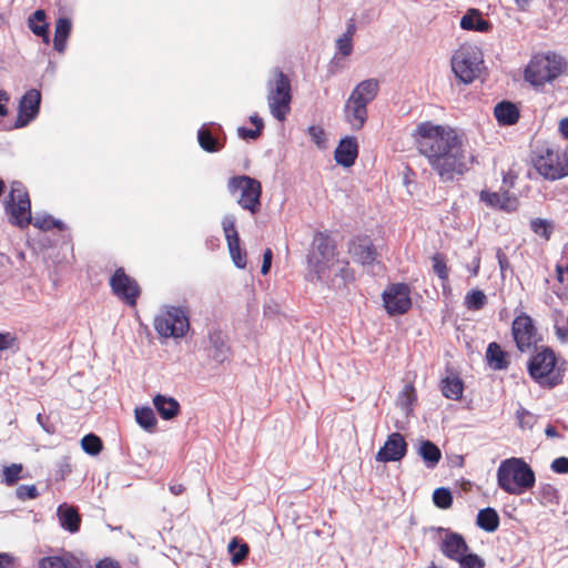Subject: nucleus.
I'll return each instance as SVG.
<instances>
[{
  "mask_svg": "<svg viewBox=\"0 0 568 568\" xmlns=\"http://www.w3.org/2000/svg\"><path fill=\"white\" fill-rule=\"evenodd\" d=\"M272 257L273 253L271 248H266L263 254V263L261 267V273L263 275H266L270 272L271 264H272Z\"/></svg>",
  "mask_w": 568,
  "mask_h": 568,
  "instance_id": "56",
  "label": "nucleus"
},
{
  "mask_svg": "<svg viewBox=\"0 0 568 568\" xmlns=\"http://www.w3.org/2000/svg\"><path fill=\"white\" fill-rule=\"evenodd\" d=\"M308 134L318 148H325L326 145V133L320 125H311L308 128Z\"/></svg>",
  "mask_w": 568,
  "mask_h": 568,
  "instance_id": "50",
  "label": "nucleus"
},
{
  "mask_svg": "<svg viewBox=\"0 0 568 568\" xmlns=\"http://www.w3.org/2000/svg\"><path fill=\"white\" fill-rule=\"evenodd\" d=\"M23 470L22 464H11L6 466L2 470V478L7 486H13L17 481L22 478L21 473Z\"/></svg>",
  "mask_w": 568,
  "mask_h": 568,
  "instance_id": "40",
  "label": "nucleus"
},
{
  "mask_svg": "<svg viewBox=\"0 0 568 568\" xmlns=\"http://www.w3.org/2000/svg\"><path fill=\"white\" fill-rule=\"evenodd\" d=\"M336 47L344 57L349 55L353 51V42L348 38L339 37L336 41Z\"/></svg>",
  "mask_w": 568,
  "mask_h": 568,
  "instance_id": "52",
  "label": "nucleus"
},
{
  "mask_svg": "<svg viewBox=\"0 0 568 568\" xmlns=\"http://www.w3.org/2000/svg\"><path fill=\"white\" fill-rule=\"evenodd\" d=\"M463 30L476 32H489L493 29L490 21L483 18L478 9H469L460 19Z\"/></svg>",
  "mask_w": 568,
  "mask_h": 568,
  "instance_id": "22",
  "label": "nucleus"
},
{
  "mask_svg": "<svg viewBox=\"0 0 568 568\" xmlns=\"http://www.w3.org/2000/svg\"><path fill=\"white\" fill-rule=\"evenodd\" d=\"M476 524L483 530L494 532L498 529L500 524L499 515L496 509L491 507L480 509L477 515Z\"/></svg>",
  "mask_w": 568,
  "mask_h": 568,
  "instance_id": "31",
  "label": "nucleus"
},
{
  "mask_svg": "<svg viewBox=\"0 0 568 568\" xmlns=\"http://www.w3.org/2000/svg\"><path fill=\"white\" fill-rule=\"evenodd\" d=\"M551 470L557 474H568V458L558 457L551 463Z\"/></svg>",
  "mask_w": 568,
  "mask_h": 568,
  "instance_id": "53",
  "label": "nucleus"
},
{
  "mask_svg": "<svg viewBox=\"0 0 568 568\" xmlns=\"http://www.w3.org/2000/svg\"><path fill=\"white\" fill-rule=\"evenodd\" d=\"M559 132L564 138L568 139V118H564L559 122Z\"/></svg>",
  "mask_w": 568,
  "mask_h": 568,
  "instance_id": "64",
  "label": "nucleus"
},
{
  "mask_svg": "<svg viewBox=\"0 0 568 568\" xmlns=\"http://www.w3.org/2000/svg\"><path fill=\"white\" fill-rule=\"evenodd\" d=\"M483 63V52L476 45L463 44L452 57V70L455 77L465 84H469L478 78Z\"/></svg>",
  "mask_w": 568,
  "mask_h": 568,
  "instance_id": "6",
  "label": "nucleus"
},
{
  "mask_svg": "<svg viewBox=\"0 0 568 568\" xmlns=\"http://www.w3.org/2000/svg\"><path fill=\"white\" fill-rule=\"evenodd\" d=\"M460 568H484L485 561L476 554L464 552L457 560Z\"/></svg>",
  "mask_w": 568,
  "mask_h": 568,
  "instance_id": "47",
  "label": "nucleus"
},
{
  "mask_svg": "<svg viewBox=\"0 0 568 568\" xmlns=\"http://www.w3.org/2000/svg\"><path fill=\"white\" fill-rule=\"evenodd\" d=\"M220 131V125L215 123H204L197 131L200 146L209 153L219 152L224 145V143L220 142L217 136Z\"/></svg>",
  "mask_w": 568,
  "mask_h": 568,
  "instance_id": "19",
  "label": "nucleus"
},
{
  "mask_svg": "<svg viewBox=\"0 0 568 568\" xmlns=\"http://www.w3.org/2000/svg\"><path fill=\"white\" fill-rule=\"evenodd\" d=\"M406 452L407 443L404 436L399 433H392L384 446L377 452L376 460L383 463L398 462L406 455Z\"/></svg>",
  "mask_w": 568,
  "mask_h": 568,
  "instance_id": "16",
  "label": "nucleus"
},
{
  "mask_svg": "<svg viewBox=\"0 0 568 568\" xmlns=\"http://www.w3.org/2000/svg\"><path fill=\"white\" fill-rule=\"evenodd\" d=\"M382 297L384 307L390 316L405 314L412 307L410 290L405 283L389 285Z\"/></svg>",
  "mask_w": 568,
  "mask_h": 568,
  "instance_id": "12",
  "label": "nucleus"
},
{
  "mask_svg": "<svg viewBox=\"0 0 568 568\" xmlns=\"http://www.w3.org/2000/svg\"><path fill=\"white\" fill-rule=\"evenodd\" d=\"M565 362H559L555 351L541 345L534 349L527 361L529 377L541 388L552 389L562 384L565 377Z\"/></svg>",
  "mask_w": 568,
  "mask_h": 568,
  "instance_id": "3",
  "label": "nucleus"
},
{
  "mask_svg": "<svg viewBox=\"0 0 568 568\" xmlns=\"http://www.w3.org/2000/svg\"><path fill=\"white\" fill-rule=\"evenodd\" d=\"M237 134L243 140H256L262 132L258 129H247L245 126H240L237 129Z\"/></svg>",
  "mask_w": 568,
  "mask_h": 568,
  "instance_id": "54",
  "label": "nucleus"
},
{
  "mask_svg": "<svg viewBox=\"0 0 568 568\" xmlns=\"http://www.w3.org/2000/svg\"><path fill=\"white\" fill-rule=\"evenodd\" d=\"M358 156V144L355 138L346 136L342 139L335 149L334 159L337 164L349 168Z\"/></svg>",
  "mask_w": 568,
  "mask_h": 568,
  "instance_id": "20",
  "label": "nucleus"
},
{
  "mask_svg": "<svg viewBox=\"0 0 568 568\" xmlns=\"http://www.w3.org/2000/svg\"><path fill=\"white\" fill-rule=\"evenodd\" d=\"M33 226L42 230V231H50L52 229H63V224L59 220H54L51 215H44V216H36L32 219Z\"/></svg>",
  "mask_w": 568,
  "mask_h": 568,
  "instance_id": "45",
  "label": "nucleus"
},
{
  "mask_svg": "<svg viewBox=\"0 0 568 568\" xmlns=\"http://www.w3.org/2000/svg\"><path fill=\"white\" fill-rule=\"evenodd\" d=\"M346 119L353 129L359 130L367 119V109H346Z\"/></svg>",
  "mask_w": 568,
  "mask_h": 568,
  "instance_id": "42",
  "label": "nucleus"
},
{
  "mask_svg": "<svg viewBox=\"0 0 568 568\" xmlns=\"http://www.w3.org/2000/svg\"><path fill=\"white\" fill-rule=\"evenodd\" d=\"M433 270L436 275L443 281L447 282L449 277V268L446 258L443 254L436 253L432 256Z\"/></svg>",
  "mask_w": 568,
  "mask_h": 568,
  "instance_id": "41",
  "label": "nucleus"
},
{
  "mask_svg": "<svg viewBox=\"0 0 568 568\" xmlns=\"http://www.w3.org/2000/svg\"><path fill=\"white\" fill-rule=\"evenodd\" d=\"M153 405L156 408L160 416L165 420L176 417L181 408L179 402L175 398L166 397L161 394L154 396Z\"/></svg>",
  "mask_w": 568,
  "mask_h": 568,
  "instance_id": "27",
  "label": "nucleus"
},
{
  "mask_svg": "<svg viewBox=\"0 0 568 568\" xmlns=\"http://www.w3.org/2000/svg\"><path fill=\"white\" fill-rule=\"evenodd\" d=\"M17 338L9 332L0 333V351H6L8 348H11Z\"/></svg>",
  "mask_w": 568,
  "mask_h": 568,
  "instance_id": "55",
  "label": "nucleus"
},
{
  "mask_svg": "<svg viewBox=\"0 0 568 568\" xmlns=\"http://www.w3.org/2000/svg\"><path fill=\"white\" fill-rule=\"evenodd\" d=\"M433 501L438 508H449L453 504V496L450 490L444 487L435 489L433 494Z\"/></svg>",
  "mask_w": 568,
  "mask_h": 568,
  "instance_id": "46",
  "label": "nucleus"
},
{
  "mask_svg": "<svg viewBox=\"0 0 568 568\" xmlns=\"http://www.w3.org/2000/svg\"><path fill=\"white\" fill-rule=\"evenodd\" d=\"M494 115L499 125H513L520 118L519 109H494Z\"/></svg>",
  "mask_w": 568,
  "mask_h": 568,
  "instance_id": "39",
  "label": "nucleus"
},
{
  "mask_svg": "<svg viewBox=\"0 0 568 568\" xmlns=\"http://www.w3.org/2000/svg\"><path fill=\"white\" fill-rule=\"evenodd\" d=\"M40 568H77L74 558L71 555L67 556H49L39 561Z\"/></svg>",
  "mask_w": 568,
  "mask_h": 568,
  "instance_id": "34",
  "label": "nucleus"
},
{
  "mask_svg": "<svg viewBox=\"0 0 568 568\" xmlns=\"http://www.w3.org/2000/svg\"><path fill=\"white\" fill-rule=\"evenodd\" d=\"M40 109H19L17 120L12 125L6 126L7 129L22 128L29 124L33 119L37 118Z\"/></svg>",
  "mask_w": 568,
  "mask_h": 568,
  "instance_id": "43",
  "label": "nucleus"
},
{
  "mask_svg": "<svg viewBox=\"0 0 568 568\" xmlns=\"http://www.w3.org/2000/svg\"><path fill=\"white\" fill-rule=\"evenodd\" d=\"M209 339L212 346V357L219 363L225 362L231 354L226 336L221 331H213L209 334Z\"/></svg>",
  "mask_w": 568,
  "mask_h": 568,
  "instance_id": "26",
  "label": "nucleus"
},
{
  "mask_svg": "<svg viewBox=\"0 0 568 568\" xmlns=\"http://www.w3.org/2000/svg\"><path fill=\"white\" fill-rule=\"evenodd\" d=\"M16 495L20 500L36 499L39 491L36 485H21L17 488Z\"/></svg>",
  "mask_w": 568,
  "mask_h": 568,
  "instance_id": "51",
  "label": "nucleus"
},
{
  "mask_svg": "<svg viewBox=\"0 0 568 568\" xmlns=\"http://www.w3.org/2000/svg\"><path fill=\"white\" fill-rule=\"evenodd\" d=\"M41 92L38 89L28 90L19 100L18 106H40Z\"/></svg>",
  "mask_w": 568,
  "mask_h": 568,
  "instance_id": "48",
  "label": "nucleus"
},
{
  "mask_svg": "<svg viewBox=\"0 0 568 568\" xmlns=\"http://www.w3.org/2000/svg\"><path fill=\"white\" fill-rule=\"evenodd\" d=\"M28 27L32 33L41 38L45 44L50 42L49 23L47 22L44 10H36L28 19Z\"/></svg>",
  "mask_w": 568,
  "mask_h": 568,
  "instance_id": "25",
  "label": "nucleus"
},
{
  "mask_svg": "<svg viewBox=\"0 0 568 568\" xmlns=\"http://www.w3.org/2000/svg\"><path fill=\"white\" fill-rule=\"evenodd\" d=\"M516 418L518 426L523 429H530L535 424L534 415L525 408H520L516 412Z\"/></svg>",
  "mask_w": 568,
  "mask_h": 568,
  "instance_id": "49",
  "label": "nucleus"
},
{
  "mask_svg": "<svg viewBox=\"0 0 568 568\" xmlns=\"http://www.w3.org/2000/svg\"><path fill=\"white\" fill-rule=\"evenodd\" d=\"M222 227L234 264L240 268H244L246 266V252L242 251L240 247V236L235 226V217L232 215L224 216Z\"/></svg>",
  "mask_w": 568,
  "mask_h": 568,
  "instance_id": "15",
  "label": "nucleus"
},
{
  "mask_svg": "<svg viewBox=\"0 0 568 568\" xmlns=\"http://www.w3.org/2000/svg\"><path fill=\"white\" fill-rule=\"evenodd\" d=\"M227 190L230 194H239L237 204L252 214L261 210L262 184L258 180L248 175H235L229 179Z\"/></svg>",
  "mask_w": 568,
  "mask_h": 568,
  "instance_id": "8",
  "label": "nucleus"
},
{
  "mask_svg": "<svg viewBox=\"0 0 568 568\" xmlns=\"http://www.w3.org/2000/svg\"><path fill=\"white\" fill-rule=\"evenodd\" d=\"M81 448L88 455L97 456L103 450V442L98 435L90 433L82 437Z\"/></svg>",
  "mask_w": 568,
  "mask_h": 568,
  "instance_id": "37",
  "label": "nucleus"
},
{
  "mask_svg": "<svg viewBox=\"0 0 568 568\" xmlns=\"http://www.w3.org/2000/svg\"><path fill=\"white\" fill-rule=\"evenodd\" d=\"M485 361L491 369L505 371L510 365V355L497 342H491L487 346Z\"/></svg>",
  "mask_w": 568,
  "mask_h": 568,
  "instance_id": "21",
  "label": "nucleus"
},
{
  "mask_svg": "<svg viewBox=\"0 0 568 568\" xmlns=\"http://www.w3.org/2000/svg\"><path fill=\"white\" fill-rule=\"evenodd\" d=\"M418 454L428 468H434L442 458L440 449L430 440H423L420 443Z\"/></svg>",
  "mask_w": 568,
  "mask_h": 568,
  "instance_id": "32",
  "label": "nucleus"
},
{
  "mask_svg": "<svg viewBox=\"0 0 568 568\" xmlns=\"http://www.w3.org/2000/svg\"><path fill=\"white\" fill-rule=\"evenodd\" d=\"M335 257L318 256V254H311L308 256L310 272L313 273L316 280H322L334 266Z\"/></svg>",
  "mask_w": 568,
  "mask_h": 568,
  "instance_id": "30",
  "label": "nucleus"
},
{
  "mask_svg": "<svg viewBox=\"0 0 568 568\" xmlns=\"http://www.w3.org/2000/svg\"><path fill=\"white\" fill-rule=\"evenodd\" d=\"M4 211L12 225L26 229L31 224V201L21 182L13 181L11 183L8 199L4 202Z\"/></svg>",
  "mask_w": 568,
  "mask_h": 568,
  "instance_id": "7",
  "label": "nucleus"
},
{
  "mask_svg": "<svg viewBox=\"0 0 568 568\" xmlns=\"http://www.w3.org/2000/svg\"><path fill=\"white\" fill-rule=\"evenodd\" d=\"M440 390L446 398L459 400L464 393V382L458 375L453 374L442 379Z\"/></svg>",
  "mask_w": 568,
  "mask_h": 568,
  "instance_id": "28",
  "label": "nucleus"
},
{
  "mask_svg": "<svg viewBox=\"0 0 568 568\" xmlns=\"http://www.w3.org/2000/svg\"><path fill=\"white\" fill-rule=\"evenodd\" d=\"M465 306L469 311H479L487 304V297L480 290H471L465 296Z\"/></svg>",
  "mask_w": 568,
  "mask_h": 568,
  "instance_id": "38",
  "label": "nucleus"
},
{
  "mask_svg": "<svg viewBox=\"0 0 568 568\" xmlns=\"http://www.w3.org/2000/svg\"><path fill=\"white\" fill-rule=\"evenodd\" d=\"M227 549L231 554V561L233 565L241 564L250 552L248 545L236 537L230 541Z\"/></svg>",
  "mask_w": 568,
  "mask_h": 568,
  "instance_id": "35",
  "label": "nucleus"
},
{
  "mask_svg": "<svg viewBox=\"0 0 568 568\" xmlns=\"http://www.w3.org/2000/svg\"><path fill=\"white\" fill-rule=\"evenodd\" d=\"M189 327V317L181 307H168L154 318V329L160 336L165 338L183 337Z\"/></svg>",
  "mask_w": 568,
  "mask_h": 568,
  "instance_id": "10",
  "label": "nucleus"
},
{
  "mask_svg": "<svg viewBox=\"0 0 568 568\" xmlns=\"http://www.w3.org/2000/svg\"><path fill=\"white\" fill-rule=\"evenodd\" d=\"M268 81V106H290L292 100L291 81L280 69L274 70Z\"/></svg>",
  "mask_w": 568,
  "mask_h": 568,
  "instance_id": "13",
  "label": "nucleus"
},
{
  "mask_svg": "<svg viewBox=\"0 0 568 568\" xmlns=\"http://www.w3.org/2000/svg\"><path fill=\"white\" fill-rule=\"evenodd\" d=\"M413 143L430 169L443 182H450L463 175L473 164L474 156L467 155L465 136L456 128L423 121L412 132Z\"/></svg>",
  "mask_w": 568,
  "mask_h": 568,
  "instance_id": "1",
  "label": "nucleus"
},
{
  "mask_svg": "<svg viewBox=\"0 0 568 568\" xmlns=\"http://www.w3.org/2000/svg\"><path fill=\"white\" fill-rule=\"evenodd\" d=\"M61 527L70 534H75L80 530L81 516L74 506L67 504L60 505L57 511Z\"/></svg>",
  "mask_w": 568,
  "mask_h": 568,
  "instance_id": "23",
  "label": "nucleus"
},
{
  "mask_svg": "<svg viewBox=\"0 0 568 568\" xmlns=\"http://www.w3.org/2000/svg\"><path fill=\"white\" fill-rule=\"evenodd\" d=\"M72 29L71 20L67 17H60L55 22L53 47L62 53L67 47V40L70 37Z\"/></svg>",
  "mask_w": 568,
  "mask_h": 568,
  "instance_id": "29",
  "label": "nucleus"
},
{
  "mask_svg": "<svg viewBox=\"0 0 568 568\" xmlns=\"http://www.w3.org/2000/svg\"><path fill=\"white\" fill-rule=\"evenodd\" d=\"M510 332L516 348L520 353L531 352L542 342V335L538 332L535 321L526 313L514 318Z\"/></svg>",
  "mask_w": 568,
  "mask_h": 568,
  "instance_id": "9",
  "label": "nucleus"
},
{
  "mask_svg": "<svg viewBox=\"0 0 568 568\" xmlns=\"http://www.w3.org/2000/svg\"><path fill=\"white\" fill-rule=\"evenodd\" d=\"M479 200L487 206L506 213H513L519 209L518 196L508 189H504V186H500L497 192L489 190L480 191Z\"/></svg>",
  "mask_w": 568,
  "mask_h": 568,
  "instance_id": "14",
  "label": "nucleus"
},
{
  "mask_svg": "<svg viewBox=\"0 0 568 568\" xmlns=\"http://www.w3.org/2000/svg\"><path fill=\"white\" fill-rule=\"evenodd\" d=\"M14 557L7 552H0V568H9L13 566Z\"/></svg>",
  "mask_w": 568,
  "mask_h": 568,
  "instance_id": "60",
  "label": "nucleus"
},
{
  "mask_svg": "<svg viewBox=\"0 0 568 568\" xmlns=\"http://www.w3.org/2000/svg\"><path fill=\"white\" fill-rule=\"evenodd\" d=\"M517 175L513 171L504 172L503 173V184L504 189H508L510 191L511 187H514L516 182Z\"/></svg>",
  "mask_w": 568,
  "mask_h": 568,
  "instance_id": "57",
  "label": "nucleus"
},
{
  "mask_svg": "<svg viewBox=\"0 0 568 568\" xmlns=\"http://www.w3.org/2000/svg\"><path fill=\"white\" fill-rule=\"evenodd\" d=\"M136 423L146 432L153 433L156 429L158 420L150 407H138L134 410Z\"/></svg>",
  "mask_w": 568,
  "mask_h": 568,
  "instance_id": "33",
  "label": "nucleus"
},
{
  "mask_svg": "<svg viewBox=\"0 0 568 568\" xmlns=\"http://www.w3.org/2000/svg\"><path fill=\"white\" fill-rule=\"evenodd\" d=\"M351 251L356 260L363 265H371L375 262L377 252L368 237H359L353 244Z\"/></svg>",
  "mask_w": 568,
  "mask_h": 568,
  "instance_id": "24",
  "label": "nucleus"
},
{
  "mask_svg": "<svg viewBox=\"0 0 568 568\" xmlns=\"http://www.w3.org/2000/svg\"><path fill=\"white\" fill-rule=\"evenodd\" d=\"M378 88L379 83L376 79L364 80L355 87L347 103L352 102L354 106H367L376 97Z\"/></svg>",
  "mask_w": 568,
  "mask_h": 568,
  "instance_id": "17",
  "label": "nucleus"
},
{
  "mask_svg": "<svg viewBox=\"0 0 568 568\" xmlns=\"http://www.w3.org/2000/svg\"><path fill=\"white\" fill-rule=\"evenodd\" d=\"M250 122L255 126L254 129H258L261 132L263 131L264 129V122H263V119L261 116H258V114H253L250 116Z\"/></svg>",
  "mask_w": 568,
  "mask_h": 568,
  "instance_id": "62",
  "label": "nucleus"
},
{
  "mask_svg": "<svg viewBox=\"0 0 568 568\" xmlns=\"http://www.w3.org/2000/svg\"><path fill=\"white\" fill-rule=\"evenodd\" d=\"M534 168L548 180L568 176V155L558 145L546 143L535 151Z\"/></svg>",
  "mask_w": 568,
  "mask_h": 568,
  "instance_id": "5",
  "label": "nucleus"
},
{
  "mask_svg": "<svg viewBox=\"0 0 568 568\" xmlns=\"http://www.w3.org/2000/svg\"><path fill=\"white\" fill-rule=\"evenodd\" d=\"M530 227L532 232L546 241H548L552 233V225L549 221L544 219H534L530 222Z\"/></svg>",
  "mask_w": 568,
  "mask_h": 568,
  "instance_id": "44",
  "label": "nucleus"
},
{
  "mask_svg": "<svg viewBox=\"0 0 568 568\" xmlns=\"http://www.w3.org/2000/svg\"><path fill=\"white\" fill-rule=\"evenodd\" d=\"M169 489L174 496H180L186 490L185 486L180 483L170 485Z\"/></svg>",
  "mask_w": 568,
  "mask_h": 568,
  "instance_id": "63",
  "label": "nucleus"
},
{
  "mask_svg": "<svg viewBox=\"0 0 568 568\" xmlns=\"http://www.w3.org/2000/svg\"><path fill=\"white\" fill-rule=\"evenodd\" d=\"M496 257L498 261L499 268L504 273L509 267V260L501 248H497Z\"/></svg>",
  "mask_w": 568,
  "mask_h": 568,
  "instance_id": "58",
  "label": "nucleus"
},
{
  "mask_svg": "<svg viewBox=\"0 0 568 568\" xmlns=\"http://www.w3.org/2000/svg\"><path fill=\"white\" fill-rule=\"evenodd\" d=\"M112 293L128 306L134 307L141 295L138 281L129 276L123 267L114 271L109 281Z\"/></svg>",
  "mask_w": 568,
  "mask_h": 568,
  "instance_id": "11",
  "label": "nucleus"
},
{
  "mask_svg": "<svg viewBox=\"0 0 568 568\" xmlns=\"http://www.w3.org/2000/svg\"><path fill=\"white\" fill-rule=\"evenodd\" d=\"M568 68L567 60L556 51L537 52L531 55L524 70V80L529 83L534 90L541 92L546 84H551L555 80L566 73Z\"/></svg>",
  "mask_w": 568,
  "mask_h": 568,
  "instance_id": "2",
  "label": "nucleus"
},
{
  "mask_svg": "<svg viewBox=\"0 0 568 568\" xmlns=\"http://www.w3.org/2000/svg\"><path fill=\"white\" fill-rule=\"evenodd\" d=\"M316 250L312 254H318V256L335 257V245L327 234L317 233L315 236Z\"/></svg>",
  "mask_w": 568,
  "mask_h": 568,
  "instance_id": "36",
  "label": "nucleus"
},
{
  "mask_svg": "<svg viewBox=\"0 0 568 568\" xmlns=\"http://www.w3.org/2000/svg\"><path fill=\"white\" fill-rule=\"evenodd\" d=\"M565 276L568 278V263L566 265L557 264L556 265V277L559 283L565 282Z\"/></svg>",
  "mask_w": 568,
  "mask_h": 568,
  "instance_id": "59",
  "label": "nucleus"
},
{
  "mask_svg": "<svg viewBox=\"0 0 568 568\" xmlns=\"http://www.w3.org/2000/svg\"><path fill=\"white\" fill-rule=\"evenodd\" d=\"M439 548L445 557L454 561H457L469 549L465 538L460 534L453 531L446 532Z\"/></svg>",
  "mask_w": 568,
  "mask_h": 568,
  "instance_id": "18",
  "label": "nucleus"
},
{
  "mask_svg": "<svg viewBox=\"0 0 568 568\" xmlns=\"http://www.w3.org/2000/svg\"><path fill=\"white\" fill-rule=\"evenodd\" d=\"M97 568H120V566L116 561L105 558L98 562Z\"/></svg>",
  "mask_w": 568,
  "mask_h": 568,
  "instance_id": "61",
  "label": "nucleus"
},
{
  "mask_svg": "<svg viewBox=\"0 0 568 568\" xmlns=\"http://www.w3.org/2000/svg\"><path fill=\"white\" fill-rule=\"evenodd\" d=\"M532 468L521 458L510 457L503 460L497 469L498 487L509 495H521L535 486Z\"/></svg>",
  "mask_w": 568,
  "mask_h": 568,
  "instance_id": "4",
  "label": "nucleus"
}]
</instances>
